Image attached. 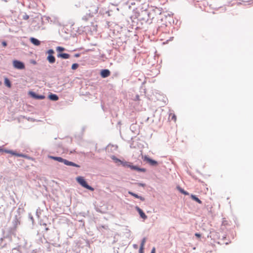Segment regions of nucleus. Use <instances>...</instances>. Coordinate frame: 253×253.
<instances>
[{"instance_id": "29", "label": "nucleus", "mask_w": 253, "mask_h": 253, "mask_svg": "<svg viewBox=\"0 0 253 253\" xmlns=\"http://www.w3.org/2000/svg\"><path fill=\"white\" fill-rule=\"evenodd\" d=\"M143 248L142 247H140L139 250V253H143Z\"/></svg>"}, {"instance_id": "30", "label": "nucleus", "mask_w": 253, "mask_h": 253, "mask_svg": "<svg viewBox=\"0 0 253 253\" xmlns=\"http://www.w3.org/2000/svg\"><path fill=\"white\" fill-rule=\"evenodd\" d=\"M1 44L3 46H6L7 45V43L5 41L2 42Z\"/></svg>"}, {"instance_id": "1", "label": "nucleus", "mask_w": 253, "mask_h": 253, "mask_svg": "<svg viewBox=\"0 0 253 253\" xmlns=\"http://www.w3.org/2000/svg\"><path fill=\"white\" fill-rule=\"evenodd\" d=\"M50 158L51 159L57 161L59 162L63 163L66 166H73L77 168H80V166L72 162L69 161L66 159H64L60 157H54V156H50Z\"/></svg>"}, {"instance_id": "32", "label": "nucleus", "mask_w": 253, "mask_h": 253, "mask_svg": "<svg viewBox=\"0 0 253 253\" xmlns=\"http://www.w3.org/2000/svg\"><path fill=\"white\" fill-rule=\"evenodd\" d=\"M29 217L30 218V219H31V220L32 221V222H33L34 218H33V216H32V215L31 214H29Z\"/></svg>"}, {"instance_id": "31", "label": "nucleus", "mask_w": 253, "mask_h": 253, "mask_svg": "<svg viewBox=\"0 0 253 253\" xmlns=\"http://www.w3.org/2000/svg\"><path fill=\"white\" fill-rule=\"evenodd\" d=\"M171 119L172 120H173L174 121H175L176 120V116L175 115H173L172 116V118H171Z\"/></svg>"}, {"instance_id": "40", "label": "nucleus", "mask_w": 253, "mask_h": 253, "mask_svg": "<svg viewBox=\"0 0 253 253\" xmlns=\"http://www.w3.org/2000/svg\"><path fill=\"white\" fill-rule=\"evenodd\" d=\"M1 83L0 82V85H1Z\"/></svg>"}, {"instance_id": "24", "label": "nucleus", "mask_w": 253, "mask_h": 253, "mask_svg": "<svg viewBox=\"0 0 253 253\" xmlns=\"http://www.w3.org/2000/svg\"><path fill=\"white\" fill-rule=\"evenodd\" d=\"M146 242V238H143V239L141 241L140 247H142V248H144V244Z\"/></svg>"}, {"instance_id": "4", "label": "nucleus", "mask_w": 253, "mask_h": 253, "mask_svg": "<svg viewBox=\"0 0 253 253\" xmlns=\"http://www.w3.org/2000/svg\"><path fill=\"white\" fill-rule=\"evenodd\" d=\"M13 65L15 68L17 69L22 70L25 68L24 64L22 62L18 60H14L13 61Z\"/></svg>"}, {"instance_id": "28", "label": "nucleus", "mask_w": 253, "mask_h": 253, "mask_svg": "<svg viewBox=\"0 0 253 253\" xmlns=\"http://www.w3.org/2000/svg\"><path fill=\"white\" fill-rule=\"evenodd\" d=\"M137 199H139L142 201H144L145 200V198L140 196H138V198H137Z\"/></svg>"}, {"instance_id": "13", "label": "nucleus", "mask_w": 253, "mask_h": 253, "mask_svg": "<svg viewBox=\"0 0 253 253\" xmlns=\"http://www.w3.org/2000/svg\"><path fill=\"white\" fill-rule=\"evenodd\" d=\"M47 59L50 63H54L55 61V58L52 55H48Z\"/></svg>"}, {"instance_id": "9", "label": "nucleus", "mask_w": 253, "mask_h": 253, "mask_svg": "<svg viewBox=\"0 0 253 253\" xmlns=\"http://www.w3.org/2000/svg\"><path fill=\"white\" fill-rule=\"evenodd\" d=\"M31 95L34 98L37 99H43L45 98V96L43 95H39L36 94L34 92H30Z\"/></svg>"}, {"instance_id": "39", "label": "nucleus", "mask_w": 253, "mask_h": 253, "mask_svg": "<svg viewBox=\"0 0 253 253\" xmlns=\"http://www.w3.org/2000/svg\"><path fill=\"white\" fill-rule=\"evenodd\" d=\"M45 230H48V228H45Z\"/></svg>"}, {"instance_id": "21", "label": "nucleus", "mask_w": 253, "mask_h": 253, "mask_svg": "<svg viewBox=\"0 0 253 253\" xmlns=\"http://www.w3.org/2000/svg\"><path fill=\"white\" fill-rule=\"evenodd\" d=\"M128 193L129 195H131V196H133V197H135V198H137H137H138V196H139L138 195H137V194H135V193H133V192H131V191H128Z\"/></svg>"}, {"instance_id": "23", "label": "nucleus", "mask_w": 253, "mask_h": 253, "mask_svg": "<svg viewBox=\"0 0 253 253\" xmlns=\"http://www.w3.org/2000/svg\"><path fill=\"white\" fill-rule=\"evenodd\" d=\"M65 50V48L61 46H57L56 47V50L58 52L63 51Z\"/></svg>"}, {"instance_id": "8", "label": "nucleus", "mask_w": 253, "mask_h": 253, "mask_svg": "<svg viewBox=\"0 0 253 253\" xmlns=\"http://www.w3.org/2000/svg\"><path fill=\"white\" fill-rule=\"evenodd\" d=\"M101 76L103 78H107L110 75V72L108 69L102 70L100 72Z\"/></svg>"}, {"instance_id": "26", "label": "nucleus", "mask_w": 253, "mask_h": 253, "mask_svg": "<svg viewBox=\"0 0 253 253\" xmlns=\"http://www.w3.org/2000/svg\"><path fill=\"white\" fill-rule=\"evenodd\" d=\"M138 171L144 172L146 171V169H144V168H139Z\"/></svg>"}, {"instance_id": "15", "label": "nucleus", "mask_w": 253, "mask_h": 253, "mask_svg": "<svg viewBox=\"0 0 253 253\" xmlns=\"http://www.w3.org/2000/svg\"><path fill=\"white\" fill-rule=\"evenodd\" d=\"M113 159L114 160H115L116 162H121L123 164V165L124 166H126V167H127L129 168L128 165H131L129 163L126 162H122L120 160H119V159H117L116 158H115V157H114Z\"/></svg>"}, {"instance_id": "3", "label": "nucleus", "mask_w": 253, "mask_h": 253, "mask_svg": "<svg viewBox=\"0 0 253 253\" xmlns=\"http://www.w3.org/2000/svg\"><path fill=\"white\" fill-rule=\"evenodd\" d=\"M88 8V14L90 16H93L95 14H97L98 10V7L97 5H93L90 6Z\"/></svg>"}, {"instance_id": "11", "label": "nucleus", "mask_w": 253, "mask_h": 253, "mask_svg": "<svg viewBox=\"0 0 253 253\" xmlns=\"http://www.w3.org/2000/svg\"><path fill=\"white\" fill-rule=\"evenodd\" d=\"M49 99L52 101H57L58 100V96L55 94L51 93L48 95Z\"/></svg>"}, {"instance_id": "20", "label": "nucleus", "mask_w": 253, "mask_h": 253, "mask_svg": "<svg viewBox=\"0 0 253 253\" xmlns=\"http://www.w3.org/2000/svg\"><path fill=\"white\" fill-rule=\"evenodd\" d=\"M129 168H130L131 169L136 170L138 171L139 168L136 166L133 165H128Z\"/></svg>"}, {"instance_id": "33", "label": "nucleus", "mask_w": 253, "mask_h": 253, "mask_svg": "<svg viewBox=\"0 0 253 253\" xmlns=\"http://www.w3.org/2000/svg\"><path fill=\"white\" fill-rule=\"evenodd\" d=\"M195 235L198 238L201 237V234L198 233H195Z\"/></svg>"}, {"instance_id": "38", "label": "nucleus", "mask_w": 253, "mask_h": 253, "mask_svg": "<svg viewBox=\"0 0 253 253\" xmlns=\"http://www.w3.org/2000/svg\"><path fill=\"white\" fill-rule=\"evenodd\" d=\"M136 99H137V100H138V99H139V96H138V95H137L136 96Z\"/></svg>"}, {"instance_id": "10", "label": "nucleus", "mask_w": 253, "mask_h": 253, "mask_svg": "<svg viewBox=\"0 0 253 253\" xmlns=\"http://www.w3.org/2000/svg\"><path fill=\"white\" fill-rule=\"evenodd\" d=\"M30 41L35 45H39L41 43V42L39 40L33 37L30 38Z\"/></svg>"}, {"instance_id": "37", "label": "nucleus", "mask_w": 253, "mask_h": 253, "mask_svg": "<svg viewBox=\"0 0 253 253\" xmlns=\"http://www.w3.org/2000/svg\"><path fill=\"white\" fill-rule=\"evenodd\" d=\"M133 247H134V248H137V245H136L134 244V245H133Z\"/></svg>"}, {"instance_id": "6", "label": "nucleus", "mask_w": 253, "mask_h": 253, "mask_svg": "<svg viewBox=\"0 0 253 253\" xmlns=\"http://www.w3.org/2000/svg\"><path fill=\"white\" fill-rule=\"evenodd\" d=\"M0 151H2V152H4L6 153H9V154H12V155H15V156H16L17 157H23V158H25L26 157V156L24 154H20V153H17L15 152H14L12 150H3V149H0Z\"/></svg>"}, {"instance_id": "19", "label": "nucleus", "mask_w": 253, "mask_h": 253, "mask_svg": "<svg viewBox=\"0 0 253 253\" xmlns=\"http://www.w3.org/2000/svg\"><path fill=\"white\" fill-rule=\"evenodd\" d=\"M92 16H90L89 15L88 13H86V14L84 16L82 17V19L85 21H87L89 18L91 17Z\"/></svg>"}, {"instance_id": "2", "label": "nucleus", "mask_w": 253, "mask_h": 253, "mask_svg": "<svg viewBox=\"0 0 253 253\" xmlns=\"http://www.w3.org/2000/svg\"><path fill=\"white\" fill-rule=\"evenodd\" d=\"M77 181L83 187L90 190L93 191L94 189L91 186H89L85 179L82 176H78L76 178Z\"/></svg>"}, {"instance_id": "12", "label": "nucleus", "mask_w": 253, "mask_h": 253, "mask_svg": "<svg viewBox=\"0 0 253 253\" xmlns=\"http://www.w3.org/2000/svg\"><path fill=\"white\" fill-rule=\"evenodd\" d=\"M58 57H61L63 59H68L70 57V55L68 53H59L57 55Z\"/></svg>"}, {"instance_id": "22", "label": "nucleus", "mask_w": 253, "mask_h": 253, "mask_svg": "<svg viewBox=\"0 0 253 253\" xmlns=\"http://www.w3.org/2000/svg\"><path fill=\"white\" fill-rule=\"evenodd\" d=\"M78 67H79V64L78 63H74L72 66V69L76 70L78 68Z\"/></svg>"}, {"instance_id": "27", "label": "nucleus", "mask_w": 253, "mask_h": 253, "mask_svg": "<svg viewBox=\"0 0 253 253\" xmlns=\"http://www.w3.org/2000/svg\"><path fill=\"white\" fill-rule=\"evenodd\" d=\"M29 15H28L27 14H25V15L23 16V19H24V20H27L29 19Z\"/></svg>"}, {"instance_id": "17", "label": "nucleus", "mask_w": 253, "mask_h": 253, "mask_svg": "<svg viewBox=\"0 0 253 253\" xmlns=\"http://www.w3.org/2000/svg\"><path fill=\"white\" fill-rule=\"evenodd\" d=\"M191 198L192 200L196 201L199 204H202V201L195 195L191 194Z\"/></svg>"}, {"instance_id": "34", "label": "nucleus", "mask_w": 253, "mask_h": 253, "mask_svg": "<svg viewBox=\"0 0 253 253\" xmlns=\"http://www.w3.org/2000/svg\"><path fill=\"white\" fill-rule=\"evenodd\" d=\"M80 56V54L79 53H76L75 55H74V56L75 57H78Z\"/></svg>"}, {"instance_id": "14", "label": "nucleus", "mask_w": 253, "mask_h": 253, "mask_svg": "<svg viewBox=\"0 0 253 253\" xmlns=\"http://www.w3.org/2000/svg\"><path fill=\"white\" fill-rule=\"evenodd\" d=\"M97 228L99 232H103V229L107 230L108 227L106 225H98Z\"/></svg>"}, {"instance_id": "18", "label": "nucleus", "mask_w": 253, "mask_h": 253, "mask_svg": "<svg viewBox=\"0 0 253 253\" xmlns=\"http://www.w3.org/2000/svg\"><path fill=\"white\" fill-rule=\"evenodd\" d=\"M177 189L179 190V191L181 193H182V194H183L185 195H189V193L188 192H187V191H185L183 189L181 188L180 187L177 186Z\"/></svg>"}, {"instance_id": "5", "label": "nucleus", "mask_w": 253, "mask_h": 253, "mask_svg": "<svg viewBox=\"0 0 253 253\" xmlns=\"http://www.w3.org/2000/svg\"><path fill=\"white\" fill-rule=\"evenodd\" d=\"M143 160L151 166H156L158 165V162L156 161L151 159L147 156H145L144 157Z\"/></svg>"}, {"instance_id": "16", "label": "nucleus", "mask_w": 253, "mask_h": 253, "mask_svg": "<svg viewBox=\"0 0 253 253\" xmlns=\"http://www.w3.org/2000/svg\"><path fill=\"white\" fill-rule=\"evenodd\" d=\"M4 84L8 88H10L11 87V82L7 78H4Z\"/></svg>"}, {"instance_id": "25", "label": "nucleus", "mask_w": 253, "mask_h": 253, "mask_svg": "<svg viewBox=\"0 0 253 253\" xmlns=\"http://www.w3.org/2000/svg\"><path fill=\"white\" fill-rule=\"evenodd\" d=\"M47 52L48 54V55H52L54 53V51L53 49H49Z\"/></svg>"}, {"instance_id": "36", "label": "nucleus", "mask_w": 253, "mask_h": 253, "mask_svg": "<svg viewBox=\"0 0 253 253\" xmlns=\"http://www.w3.org/2000/svg\"><path fill=\"white\" fill-rule=\"evenodd\" d=\"M139 185L141 186H144L145 184L143 183H139Z\"/></svg>"}, {"instance_id": "35", "label": "nucleus", "mask_w": 253, "mask_h": 253, "mask_svg": "<svg viewBox=\"0 0 253 253\" xmlns=\"http://www.w3.org/2000/svg\"><path fill=\"white\" fill-rule=\"evenodd\" d=\"M155 253V249L154 248L151 251V253Z\"/></svg>"}, {"instance_id": "7", "label": "nucleus", "mask_w": 253, "mask_h": 253, "mask_svg": "<svg viewBox=\"0 0 253 253\" xmlns=\"http://www.w3.org/2000/svg\"><path fill=\"white\" fill-rule=\"evenodd\" d=\"M135 209L137 211V212L139 213L140 217L142 219L145 220L147 218V216L145 214V213L143 212V211L140 208L136 206L135 207Z\"/></svg>"}]
</instances>
